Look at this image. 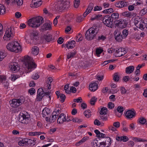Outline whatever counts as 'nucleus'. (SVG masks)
I'll use <instances>...</instances> for the list:
<instances>
[{
    "mask_svg": "<svg viewBox=\"0 0 147 147\" xmlns=\"http://www.w3.org/2000/svg\"><path fill=\"white\" fill-rule=\"evenodd\" d=\"M82 34H79L78 36L77 37L78 38V37L79 38H78L77 39H76V40L77 42H79L80 41L82 40L83 39V38L82 36Z\"/></svg>",
    "mask_w": 147,
    "mask_h": 147,
    "instance_id": "obj_62",
    "label": "nucleus"
},
{
    "mask_svg": "<svg viewBox=\"0 0 147 147\" xmlns=\"http://www.w3.org/2000/svg\"><path fill=\"white\" fill-rule=\"evenodd\" d=\"M106 38V37L105 36L103 35H102L99 36L98 37V38L97 39V40L98 41L101 40L102 41H103L105 40Z\"/></svg>",
    "mask_w": 147,
    "mask_h": 147,
    "instance_id": "obj_49",
    "label": "nucleus"
},
{
    "mask_svg": "<svg viewBox=\"0 0 147 147\" xmlns=\"http://www.w3.org/2000/svg\"><path fill=\"white\" fill-rule=\"evenodd\" d=\"M10 5H17L18 6H20L23 3L22 0H11Z\"/></svg>",
    "mask_w": 147,
    "mask_h": 147,
    "instance_id": "obj_22",
    "label": "nucleus"
},
{
    "mask_svg": "<svg viewBox=\"0 0 147 147\" xmlns=\"http://www.w3.org/2000/svg\"><path fill=\"white\" fill-rule=\"evenodd\" d=\"M121 15L122 16L126 17L128 18H130V16L129 14V12L128 11H124L122 12L121 13Z\"/></svg>",
    "mask_w": 147,
    "mask_h": 147,
    "instance_id": "obj_38",
    "label": "nucleus"
},
{
    "mask_svg": "<svg viewBox=\"0 0 147 147\" xmlns=\"http://www.w3.org/2000/svg\"><path fill=\"white\" fill-rule=\"evenodd\" d=\"M6 47L7 49L11 52L18 53L22 50L20 44L16 41L9 43Z\"/></svg>",
    "mask_w": 147,
    "mask_h": 147,
    "instance_id": "obj_2",
    "label": "nucleus"
},
{
    "mask_svg": "<svg viewBox=\"0 0 147 147\" xmlns=\"http://www.w3.org/2000/svg\"><path fill=\"white\" fill-rule=\"evenodd\" d=\"M119 79V74L118 73H115L113 75V79L115 82H118Z\"/></svg>",
    "mask_w": 147,
    "mask_h": 147,
    "instance_id": "obj_35",
    "label": "nucleus"
},
{
    "mask_svg": "<svg viewBox=\"0 0 147 147\" xmlns=\"http://www.w3.org/2000/svg\"><path fill=\"white\" fill-rule=\"evenodd\" d=\"M44 92L42 88H39L37 90V95L36 98L37 101H41L44 96Z\"/></svg>",
    "mask_w": 147,
    "mask_h": 147,
    "instance_id": "obj_12",
    "label": "nucleus"
},
{
    "mask_svg": "<svg viewBox=\"0 0 147 147\" xmlns=\"http://www.w3.org/2000/svg\"><path fill=\"white\" fill-rule=\"evenodd\" d=\"M146 119L143 117H140L138 120V123H139L140 124H144L146 122Z\"/></svg>",
    "mask_w": 147,
    "mask_h": 147,
    "instance_id": "obj_31",
    "label": "nucleus"
},
{
    "mask_svg": "<svg viewBox=\"0 0 147 147\" xmlns=\"http://www.w3.org/2000/svg\"><path fill=\"white\" fill-rule=\"evenodd\" d=\"M133 111L129 110L126 111L125 115L127 119H131L135 116L136 115V113L135 112L134 109Z\"/></svg>",
    "mask_w": 147,
    "mask_h": 147,
    "instance_id": "obj_13",
    "label": "nucleus"
},
{
    "mask_svg": "<svg viewBox=\"0 0 147 147\" xmlns=\"http://www.w3.org/2000/svg\"><path fill=\"white\" fill-rule=\"evenodd\" d=\"M14 31L13 28L10 27L7 28L5 35L3 37L4 39L6 41H8L11 38L13 37Z\"/></svg>",
    "mask_w": 147,
    "mask_h": 147,
    "instance_id": "obj_6",
    "label": "nucleus"
},
{
    "mask_svg": "<svg viewBox=\"0 0 147 147\" xmlns=\"http://www.w3.org/2000/svg\"><path fill=\"white\" fill-rule=\"evenodd\" d=\"M72 121L73 122H74L80 123L82 121V119H79L77 117H76L74 118H72Z\"/></svg>",
    "mask_w": 147,
    "mask_h": 147,
    "instance_id": "obj_50",
    "label": "nucleus"
},
{
    "mask_svg": "<svg viewBox=\"0 0 147 147\" xmlns=\"http://www.w3.org/2000/svg\"><path fill=\"white\" fill-rule=\"evenodd\" d=\"M122 33L123 38H124L128 35V30H123Z\"/></svg>",
    "mask_w": 147,
    "mask_h": 147,
    "instance_id": "obj_43",
    "label": "nucleus"
},
{
    "mask_svg": "<svg viewBox=\"0 0 147 147\" xmlns=\"http://www.w3.org/2000/svg\"><path fill=\"white\" fill-rule=\"evenodd\" d=\"M26 140L27 142V145H30L32 146L35 144V142L34 140L28 139H26Z\"/></svg>",
    "mask_w": 147,
    "mask_h": 147,
    "instance_id": "obj_32",
    "label": "nucleus"
},
{
    "mask_svg": "<svg viewBox=\"0 0 147 147\" xmlns=\"http://www.w3.org/2000/svg\"><path fill=\"white\" fill-rule=\"evenodd\" d=\"M141 20L138 17L136 18L134 20V23L136 26L141 30L144 29V26H145L143 25L141 23Z\"/></svg>",
    "mask_w": 147,
    "mask_h": 147,
    "instance_id": "obj_11",
    "label": "nucleus"
},
{
    "mask_svg": "<svg viewBox=\"0 0 147 147\" xmlns=\"http://www.w3.org/2000/svg\"><path fill=\"white\" fill-rule=\"evenodd\" d=\"M105 136V134L100 133L97 137H98V138L99 140L101 139L102 140L104 138L106 137Z\"/></svg>",
    "mask_w": 147,
    "mask_h": 147,
    "instance_id": "obj_48",
    "label": "nucleus"
},
{
    "mask_svg": "<svg viewBox=\"0 0 147 147\" xmlns=\"http://www.w3.org/2000/svg\"><path fill=\"white\" fill-rule=\"evenodd\" d=\"M114 36L115 39L117 41H121L123 37L121 32L118 29L115 30L114 32Z\"/></svg>",
    "mask_w": 147,
    "mask_h": 147,
    "instance_id": "obj_10",
    "label": "nucleus"
},
{
    "mask_svg": "<svg viewBox=\"0 0 147 147\" xmlns=\"http://www.w3.org/2000/svg\"><path fill=\"white\" fill-rule=\"evenodd\" d=\"M42 38L45 39L47 42H50L53 40L52 35L50 34H47L42 37Z\"/></svg>",
    "mask_w": 147,
    "mask_h": 147,
    "instance_id": "obj_25",
    "label": "nucleus"
},
{
    "mask_svg": "<svg viewBox=\"0 0 147 147\" xmlns=\"http://www.w3.org/2000/svg\"><path fill=\"white\" fill-rule=\"evenodd\" d=\"M94 124L95 125H96L98 126L100 125V123L99 120L97 119H96L94 121Z\"/></svg>",
    "mask_w": 147,
    "mask_h": 147,
    "instance_id": "obj_63",
    "label": "nucleus"
},
{
    "mask_svg": "<svg viewBox=\"0 0 147 147\" xmlns=\"http://www.w3.org/2000/svg\"><path fill=\"white\" fill-rule=\"evenodd\" d=\"M94 5L93 3H91L89 4L87 8L83 14V17H85L88 14L91 12V10L93 9Z\"/></svg>",
    "mask_w": 147,
    "mask_h": 147,
    "instance_id": "obj_18",
    "label": "nucleus"
},
{
    "mask_svg": "<svg viewBox=\"0 0 147 147\" xmlns=\"http://www.w3.org/2000/svg\"><path fill=\"white\" fill-rule=\"evenodd\" d=\"M80 0H75L74 2V7L75 8L78 7L80 4Z\"/></svg>",
    "mask_w": 147,
    "mask_h": 147,
    "instance_id": "obj_46",
    "label": "nucleus"
},
{
    "mask_svg": "<svg viewBox=\"0 0 147 147\" xmlns=\"http://www.w3.org/2000/svg\"><path fill=\"white\" fill-rule=\"evenodd\" d=\"M114 104L112 102H110L108 103V108L112 109L114 108Z\"/></svg>",
    "mask_w": 147,
    "mask_h": 147,
    "instance_id": "obj_53",
    "label": "nucleus"
},
{
    "mask_svg": "<svg viewBox=\"0 0 147 147\" xmlns=\"http://www.w3.org/2000/svg\"><path fill=\"white\" fill-rule=\"evenodd\" d=\"M127 23V21L126 20L120 19L117 22H116V24H117L120 28H123L126 27Z\"/></svg>",
    "mask_w": 147,
    "mask_h": 147,
    "instance_id": "obj_14",
    "label": "nucleus"
},
{
    "mask_svg": "<svg viewBox=\"0 0 147 147\" xmlns=\"http://www.w3.org/2000/svg\"><path fill=\"white\" fill-rule=\"evenodd\" d=\"M134 67L133 66H130L127 67L125 69V72L127 74L132 73L134 70Z\"/></svg>",
    "mask_w": 147,
    "mask_h": 147,
    "instance_id": "obj_26",
    "label": "nucleus"
},
{
    "mask_svg": "<svg viewBox=\"0 0 147 147\" xmlns=\"http://www.w3.org/2000/svg\"><path fill=\"white\" fill-rule=\"evenodd\" d=\"M88 139V138L87 137H84L81 140L76 143V146H78L80 144H82L84 142L87 140Z\"/></svg>",
    "mask_w": 147,
    "mask_h": 147,
    "instance_id": "obj_30",
    "label": "nucleus"
},
{
    "mask_svg": "<svg viewBox=\"0 0 147 147\" xmlns=\"http://www.w3.org/2000/svg\"><path fill=\"white\" fill-rule=\"evenodd\" d=\"M39 77V76L37 73L33 75L32 76V78L34 80H37Z\"/></svg>",
    "mask_w": 147,
    "mask_h": 147,
    "instance_id": "obj_54",
    "label": "nucleus"
},
{
    "mask_svg": "<svg viewBox=\"0 0 147 147\" xmlns=\"http://www.w3.org/2000/svg\"><path fill=\"white\" fill-rule=\"evenodd\" d=\"M38 34V32L37 31H33L30 35L31 39L33 40V42H34L36 40Z\"/></svg>",
    "mask_w": 147,
    "mask_h": 147,
    "instance_id": "obj_24",
    "label": "nucleus"
},
{
    "mask_svg": "<svg viewBox=\"0 0 147 147\" xmlns=\"http://www.w3.org/2000/svg\"><path fill=\"white\" fill-rule=\"evenodd\" d=\"M113 126L115 128H118L120 126V123L119 122H114L113 123Z\"/></svg>",
    "mask_w": 147,
    "mask_h": 147,
    "instance_id": "obj_52",
    "label": "nucleus"
},
{
    "mask_svg": "<svg viewBox=\"0 0 147 147\" xmlns=\"http://www.w3.org/2000/svg\"><path fill=\"white\" fill-rule=\"evenodd\" d=\"M60 98L61 99L60 100V101L62 102H63L64 101L65 98V96L64 94H62L60 96Z\"/></svg>",
    "mask_w": 147,
    "mask_h": 147,
    "instance_id": "obj_57",
    "label": "nucleus"
},
{
    "mask_svg": "<svg viewBox=\"0 0 147 147\" xmlns=\"http://www.w3.org/2000/svg\"><path fill=\"white\" fill-rule=\"evenodd\" d=\"M50 113V110L48 108H45L42 111V114L43 117L46 116L47 115H48Z\"/></svg>",
    "mask_w": 147,
    "mask_h": 147,
    "instance_id": "obj_29",
    "label": "nucleus"
},
{
    "mask_svg": "<svg viewBox=\"0 0 147 147\" xmlns=\"http://www.w3.org/2000/svg\"><path fill=\"white\" fill-rule=\"evenodd\" d=\"M120 91L122 94H125L127 92L125 89L124 87H121L120 89Z\"/></svg>",
    "mask_w": 147,
    "mask_h": 147,
    "instance_id": "obj_64",
    "label": "nucleus"
},
{
    "mask_svg": "<svg viewBox=\"0 0 147 147\" xmlns=\"http://www.w3.org/2000/svg\"><path fill=\"white\" fill-rule=\"evenodd\" d=\"M113 12V10L112 8H109L108 9H105L102 12L104 13H111Z\"/></svg>",
    "mask_w": 147,
    "mask_h": 147,
    "instance_id": "obj_40",
    "label": "nucleus"
},
{
    "mask_svg": "<svg viewBox=\"0 0 147 147\" xmlns=\"http://www.w3.org/2000/svg\"><path fill=\"white\" fill-rule=\"evenodd\" d=\"M115 5L116 7H122L121 1L116 2L115 3Z\"/></svg>",
    "mask_w": 147,
    "mask_h": 147,
    "instance_id": "obj_59",
    "label": "nucleus"
},
{
    "mask_svg": "<svg viewBox=\"0 0 147 147\" xmlns=\"http://www.w3.org/2000/svg\"><path fill=\"white\" fill-rule=\"evenodd\" d=\"M84 114L85 117L87 118H90L91 115V111L89 110L84 111Z\"/></svg>",
    "mask_w": 147,
    "mask_h": 147,
    "instance_id": "obj_33",
    "label": "nucleus"
},
{
    "mask_svg": "<svg viewBox=\"0 0 147 147\" xmlns=\"http://www.w3.org/2000/svg\"><path fill=\"white\" fill-rule=\"evenodd\" d=\"M42 4L41 0H33L30 7H36L40 6Z\"/></svg>",
    "mask_w": 147,
    "mask_h": 147,
    "instance_id": "obj_17",
    "label": "nucleus"
},
{
    "mask_svg": "<svg viewBox=\"0 0 147 147\" xmlns=\"http://www.w3.org/2000/svg\"><path fill=\"white\" fill-rule=\"evenodd\" d=\"M103 23L106 26L112 28L114 24L111 19L109 15L105 16L102 19Z\"/></svg>",
    "mask_w": 147,
    "mask_h": 147,
    "instance_id": "obj_8",
    "label": "nucleus"
},
{
    "mask_svg": "<svg viewBox=\"0 0 147 147\" xmlns=\"http://www.w3.org/2000/svg\"><path fill=\"white\" fill-rule=\"evenodd\" d=\"M39 48L36 46H34L32 49V53L34 55H36L39 53Z\"/></svg>",
    "mask_w": 147,
    "mask_h": 147,
    "instance_id": "obj_23",
    "label": "nucleus"
},
{
    "mask_svg": "<svg viewBox=\"0 0 147 147\" xmlns=\"http://www.w3.org/2000/svg\"><path fill=\"white\" fill-rule=\"evenodd\" d=\"M106 114L100 115V119L103 121H105L107 120V117L106 115Z\"/></svg>",
    "mask_w": 147,
    "mask_h": 147,
    "instance_id": "obj_41",
    "label": "nucleus"
},
{
    "mask_svg": "<svg viewBox=\"0 0 147 147\" xmlns=\"http://www.w3.org/2000/svg\"><path fill=\"white\" fill-rule=\"evenodd\" d=\"M5 12V7L3 5L0 4V15H3Z\"/></svg>",
    "mask_w": 147,
    "mask_h": 147,
    "instance_id": "obj_34",
    "label": "nucleus"
},
{
    "mask_svg": "<svg viewBox=\"0 0 147 147\" xmlns=\"http://www.w3.org/2000/svg\"><path fill=\"white\" fill-rule=\"evenodd\" d=\"M18 144L20 146H23L25 145H27V142L26 139L22 140L18 142Z\"/></svg>",
    "mask_w": 147,
    "mask_h": 147,
    "instance_id": "obj_39",
    "label": "nucleus"
},
{
    "mask_svg": "<svg viewBox=\"0 0 147 147\" xmlns=\"http://www.w3.org/2000/svg\"><path fill=\"white\" fill-rule=\"evenodd\" d=\"M69 2L67 0H63L57 2L55 8L58 11H61L67 9L69 7Z\"/></svg>",
    "mask_w": 147,
    "mask_h": 147,
    "instance_id": "obj_4",
    "label": "nucleus"
},
{
    "mask_svg": "<svg viewBox=\"0 0 147 147\" xmlns=\"http://www.w3.org/2000/svg\"><path fill=\"white\" fill-rule=\"evenodd\" d=\"M73 101L74 102H81L82 101V99L81 97H79L78 98L74 99Z\"/></svg>",
    "mask_w": 147,
    "mask_h": 147,
    "instance_id": "obj_55",
    "label": "nucleus"
},
{
    "mask_svg": "<svg viewBox=\"0 0 147 147\" xmlns=\"http://www.w3.org/2000/svg\"><path fill=\"white\" fill-rule=\"evenodd\" d=\"M9 67L13 71H16L19 69L18 63L15 62L11 63L9 65Z\"/></svg>",
    "mask_w": 147,
    "mask_h": 147,
    "instance_id": "obj_19",
    "label": "nucleus"
},
{
    "mask_svg": "<svg viewBox=\"0 0 147 147\" xmlns=\"http://www.w3.org/2000/svg\"><path fill=\"white\" fill-rule=\"evenodd\" d=\"M44 22L43 18L39 16L29 19L28 22V24L30 26L33 28H37L40 26Z\"/></svg>",
    "mask_w": 147,
    "mask_h": 147,
    "instance_id": "obj_1",
    "label": "nucleus"
},
{
    "mask_svg": "<svg viewBox=\"0 0 147 147\" xmlns=\"http://www.w3.org/2000/svg\"><path fill=\"white\" fill-rule=\"evenodd\" d=\"M121 3L122 7L126 6L128 4V3L127 2L125 1H121Z\"/></svg>",
    "mask_w": 147,
    "mask_h": 147,
    "instance_id": "obj_58",
    "label": "nucleus"
},
{
    "mask_svg": "<svg viewBox=\"0 0 147 147\" xmlns=\"http://www.w3.org/2000/svg\"><path fill=\"white\" fill-rule=\"evenodd\" d=\"M98 32L97 27L94 26L89 28L86 32V38L89 40L93 39Z\"/></svg>",
    "mask_w": 147,
    "mask_h": 147,
    "instance_id": "obj_3",
    "label": "nucleus"
},
{
    "mask_svg": "<svg viewBox=\"0 0 147 147\" xmlns=\"http://www.w3.org/2000/svg\"><path fill=\"white\" fill-rule=\"evenodd\" d=\"M24 101V97L23 96H21L18 99H13L11 103H10V105L13 107H17L23 103Z\"/></svg>",
    "mask_w": 147,
    "mask_h": 147,
    "instance_id": "obj_7",
    "label": "nucleus"
},
{
    "mask_svg": "<svg viewBox=\"0 0 147 147\" xmlns=\"http://www.w3.org/2000/svg\"><path fill=\"white\" fill-rule=\"evenodd\" d=\"M102 7L101 6H96L94 9V10L95 11H100L101 10Z\"/></svg>",
    "mask_w": 147,
    "mask_h": 147,
    "instance_id": "obj_60",
    "label": "nucleus"
},
{
    "mask_svg": "<svg viewBox=\"0 0 147 147\" xmlns=\"http://www.w3.org/2000/svg\"><path fill=\"white\" fill-rule=\"evenodd\" d=\"M75 41L74 40H71L69 41L67 44H66V47L68 49H72L74 47Z\"/></svg>",
    "mask_w": 147,
    "mask_h": 147,
    "instance_id": "obj_28",
    "label": "nucleus"
},
{
    "mask_svg": "<svg viewBox=\"0 0 147 147\" xmlns=\"http://www.w3.org/2000/svg\"><path fill=\"white\" fill-rule=\"evenodd\" d=\"M51 28V25L48 23H44L42 27V29L44 30H49Z\"/></svg>",
    "mask_w": 147,
    "mask_h": 147,
    "instance_id": "obj_27",
    "label": "nucleus"
},
{
    "mask_svg": "<svg viewBox=\"0 0 147 147\" xmlns=\"http://www.w3.org/2000/svg\"><path fill=\"white\" fill-rule=\"evenodd\" d=\"M97 99V98L95 97L92 98L90 100V104L92 105H94L95 102L96 101Z\"/></svg>",
    "mask_w": 147,
    "mask_h": 147,
    "instance_id": "obj_45",
    "label": "nucleus"
},
{
    "mask_svg": "<svg viewBox=\"0 0 147 147\" xmlns=\"http://www.w3.org/2000/svg\"><path fill=\"white\" fill-rule=\"evenodd\" d=\"M19 121L20 122L24 124H27L29 118L28 113L25 111L21 112L19 115Z\"/></svg>",
    "mask_w": 147,
    "mask_h": 147,
    "instance_id": "obj_5",
    "label": "nucleus"
},
{
    "mask_svg": "<svg viewBox=\"0 0 147 147\" xmlns=\"http://www.w3.org/2000/svg\"><path fill=\"white\" fill-rule=\"evenodd\" d=\"M6 56V54L3 52L0 51V61H1Z\"/></svg>",
    "mask_w": 147,
    "mask_h": 147,
    "instance_id": "obj_42",
    "label": "nucleus"
},
{
    "mask_svg": "<svg viewBox=\"0 0 147 147\" xmlns=\"http://www.w3.org/2000/svg\"><path fill=\"white\" fill-rule=\"evenodd\" d=\"M76 54L75 52H70L68 53L67 55V58L69 59L70 58H73Z\"/></svg>",
    "mask_w": 147,
    "mask_h": 147,
    "instance_id": "obj_44",
    "label": "nucleus"
},
{
    "mask_svg": "<svg viewBox=\"0 0 147 147\" xmlns=\"http://www.w3.org/2000/svg\"><path fill=\"white\" fill-rule=\"evenodd\" d=\"M98 81H96V83L95 82L90 85L89 88L90 90L94 92L98 88V86L96 83Z\"/></svg>",
    "mask_w": 147,
    "mask_h": 147,
    "instance_id": "obj_21",
    "label": "nucleus"
},
{
    "mask_svg": "<svg viewBox=\"0 0 147 147\" xmlns=\"http://www.w3.org/2000/svg\"><path fill=\"white\" fill-rule=\"evenodd\" d=\"M107 109L106 107H103L101 109L100 112V115L107 114Z\"/></svg>",
    "mask_w": 147,
    "mask_h": 147,
    "instance_id": "obj_37",
    "label": "nucleus"
},
{
    "mask_svg": "<svg viewBox=\"0 0 147 147\" xmlns=\"http://www.w3.org/2000/svg\"><path fill=\"white\" fill-rule=\"evenodd\" d=\"M35 90L33 88H32L28 90L29 93L31 95L34 94L35 92Z\"/></svg>",
    "mask_w": 147,
    "mask_h": 147,
    "instance_id": "obj_51",
    "label": "nucleus"
},
{
    "mask_svg": "<svg viewBox=\"0 0 147 147\" xmlns=\"http://www.w3.org/2000/svg\"><path fill=\"white\" fill-rule=\"evenodd\" d=\"M32 58L29 56L26 58L25 65L28 66V69L35 68L36 66V64L32 61Z\"/></svg>",
    "mask_w": 147,
    "mask_h": 147,
    "instance_id": "obj_9",
    "label": "nucleus"
},
{
    "mask_svg": "<svg viewBox=\"0 0 147 147\" xmlns=\"http://www.w3.org/2000/svg\"><path fill=\"white\" fill-rule=\"evenodd\" d=\"M53 81V79L51 77H49L47 80V84H51V83Z\"/></svg>",
    "mask_w": 147,
    "mask_h": 147,
    "instance_id": "obj_61",
    "label": "nucleus"
},
{
    "mask_svg": "<svg viewBox=\"0 0 147 147\" xmlns=\"http://www.w3.org/2000/svg\"><path fill=\"white\" fill-rule=\"evenodd\" d=\"M110 17L113 23L116 24V22H117L119 20H118L119 17V14L117 13H112Z\"/></svg>",
    "mask_w": 147,
    "mask_h": 147,
    "instance_id": "obj_16",
    "label": "nucleus"
},
{
    "mask_svg": "<svg viewBox=\"0 0 147 147\" xmlns=\"http://www.w3.org/2000/svg\"><path fill=\"white\" fill-rule=\"evenodd\" d=\"M126 51L124 48H120L116 50L117 57H120L124 55L126 53Z\"/></svg>",
    "mask_w": 147,
    "mask_h": 147,
    "instance_id": "obj_15",
    "label": "nucleus"
},
{
    "mask_svg": "<svg viewBox=\"0 0 147 147\" xmlns=\"http://www.w3.org/2000/svg\"><path fill=\"white\" fill-rule=\"evenodd\" d=\"M83 19L82 16H78L77 18V21L78 22H80L83 20Z\"/></svg>",
    "mask_w": 147,
    "mask_h": 147,
    "instance_id": "obj_56",
    "label": "nucleus"
},
{
    "mask_svg": "<svg viewBox=\"0 0 147 147\" xmlns=\"http://www.w3.org/2000/svg\"><path fill=\"white\" fill-rule=\"evenodd\" d=\"M117 111L118 113H123V112L124 111L123 107L121 106H119L117 109Z\"/></svg>",
    "mask_w": 147,
    "mask_h": 147,
    "instance_id": "obj_47",
    "label": "nucleus"
},
{
    "mask_svg": "<svg viewBox=\"0 0 147 147\" xmlns=\"http://www.w3.org/2000/svg\"><path fill=\"white\" fill-rule=\"evenodd\" d=\"M65 115L63 113L61 114L57 120V122L59 124H61L66 121Z\"/></svg>",
    "mask_w": 147,
    "mask_h": 147,
    "instance_id": "obj_20",
    "label": "nucleus"
},
{
    "mask_svg": "<svg viewBox=\"0 0 147 147\" xmlns=\"http://www.w3.org/2000/svg\"><path fill=\"white\" fill-rule=\"evenodd\" d=\"M94 147H101L100 142H98L97 140H95L93 142Z\"/></svg>",
    "mask_w": 147,
    "mask_h": 147,
    "instance_id": "obj_36",
    "label": "nucleus"
}]
</instances>
